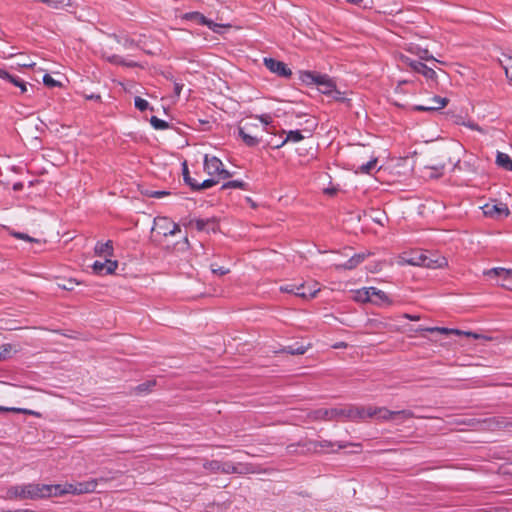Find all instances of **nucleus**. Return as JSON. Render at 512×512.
I'll list each match as a JSON object with an SVG mask.
<instances>
[{
	"label": "nucleus",
	"mask_w": 512,
	"mask_h": 512,
	"mask_svg": "<svg viewBox=\"0 0 512 512\" xmlns=\"http://www.w3.org/2000/svg\"><path fill=\"white\" fill-rule=\"evenodd\" d=\"M42 484L29 483L15 485L7 489V498L10 500H38L43 499Z\"/></svg>",
	"instance_id": "obj_1"
},
{
	"label": "nucleus",
	"mask_w": 512,
	"mask_h": 512,
	"mask_svg": "<svg viewBox=\"0 0 512 512\" xmlns=\"http://www.w3.org/2000/svg\"><path fill=\"white\" fill-rule=\"evenodd\" d=\"M203 467L206 470H209L213 473H223V474H247L253 472L252 468L248 464H234L233 462L226 461L222 462L219 460H211L206 461L203 464Z\"/></svg>",
	"instance_id": "obj_2"
},
{
	"label": "nucleus",
	"mask_w": 512,
	"mask_h": 512,
	"mask_svg": "<svg viewBox=\"0 0 512 512\" xmlns=\"http://www.w3.org/2000/svg\"><path fill=\"white\" fill-rule=\"evenodd\" d=\"M307 418L310 421H339L346 420V405L334 408H320L313 411H310L307 414Z\"/></svg>",
	"instance_id": "obj_3"
},
{
	"label": "nucleus",
	"mask_w": 512,
	"mask_h": 512,
	"mask_svg": "<svg viewBox=\"0 0 512 512\" xmlns=\"http://www.w3.org/2000/svg\"><path fill=\"white\" fill-rule=\"evenodd\" d=\"M204 170L211 176V178L218 181L219 179H228L232 176L229 171L224 169L222 161L215 156L209 157L208 155H205Z\"/></svg>",
	"instance_id": "obj_4"
},
{
	"label": "nucleus",
	"mask_w": 512,
	"mask_h": 512,
	"mask_svg": "<svg viewBox=\"0 0 512 512\" xmlns=\"http://www.w3.org/2000/svg\"><path fill=\"white\" fill-rule=\"evenodd\" d=\"M414 417L411 410L391 411L386 407L374 406L373 418L380 421H390L400 419L401 422Z\"/></svg>",
	"instance_id": "obj_5"
},
{
	"label": "nucleus",
	"mask_w": 512,
	"mask_h": 512,
	"mask_svg": "<svg viewBox=\"0 0 512 512\" xmlns=\"http://www.w3.org/2000/svg\"><path fill=\"white\" fill-rule=\"evenodd\" d=\"M484 275L494 279L496 283L508 290H512V270L502 267H495L484 271Z\"/></svg>",
	"instance_id": "obj_6"
},
{
	"label": "nucleus",
	"mask_w": 512,
	"mask_h": 512,
	"mask_svg": "<svg viewBox=\"0 0 512 512\" xmlns=\"http://www.w3.org/2000/svg\"><path fill=\"white\" fill-rule=\"evenodd\" d=\"M374 406H357V405H346V420L349 421H365L369 418H373Z\"/></svg>",
	"instance_id": "obj_7"
},
{
	"label": "nucleus",
	"mask_w": 512,
	"mask_h": 512,
	"mask_svg": "<svg viewBox=\"0 0 512 512\" xmlns=\"http://www.w3.org/2000/svg\"><path fill=\"white\" fill-rule=\"evenodd\" d=\"M152 231H156L162 236L175 235L180 231V226L170 220L168 217H156L154 219V225Z\"/></svg>",
	"instance_id": "obj_8"
},
{
	"label": "nucleus",
	"mask_w": 512,
	"mask_h": 512,
	"mask_svg": "<svg viewBox=\"0 0 512 512\" xmlns=\"http://www.w3.org/2000/svg\"><path fill=\"white\" fill-rule=\"evenodd\" d=\"M483 213L487 217H491L494 219H502L506 218L510 214V210L508 206L501 202L491 201L489 203H486L482 207Z\"/></svg>",
	"instance_id": "obj_9"
},
{
	"label": "nucleus",
	"mask_w": 512,
	"mask_h": 512,
	"mask_svg": "<svg viewBox=\"0 0 512 512\" xmlns=\"http://www.w3.org/2000/svg\"><path fill=\"white\" fill-rule=\"evenodd\" d=\"M183 179L184 182L190 186V188L194 191H199L202 189H208L218 183V180H215L214 178H209L204 180L203 182L199 183L195 179H193L189 173L188 166L186 162L183 163Z\"/></svg>",
	"instance_id": "obj_10"
},
{
	"label": "nucleus",
	"mask_w": 512,
	"mask_h": 512,
	"mask_svg": "<svg viewBox=\"0 0 512 512\" xmlns=\"http://www.w3.org/2000/svg\"><path fill=\"white\" fill-rule=\"evenodd\" d=\"M183 19L195 21L201 25H206L215 33H221L222 28L230 27V25H222V24L215 23V22L207 19L202 13L196 12V11L185 13L183 15Z\"/></svg>",
	"instance_id": "obj_11"
},
{
	"label": "nucleus",
	"mask_w": 512,
	"mask_h": 512,
	"mask_svg": "<svg viewBox=\"0 0 512 512\" xmlns=\"http://www.w3.org/2000/svg\"><path fill=\"white\" fill-rule=\"evenodd\" d=\"M264 65L269 71L280 77L290 78L292 75L291 69L282 61L273 58H264Z\"/></svg>",
	"instance_id": "obj_12"
},
{
	"label": "nucleus",
	"mask_w": 512,
	"mask_h": 512,
	"mask_svg": "<svg viewBox=\"0 0 512 512\" xmlns=\"http://www.w3.org/2000/svg\"><path fill=\"white\" fill-rule=\"evenodd\" d=\"M41 489H42L43 499L49 498L52 496H62L64 494H68V493L75 491V490H72V484H68L64 488L59 484H55V485L42 484Z\"/></svg>",
	"instance_id": "obj_13"
},
{
	"label": "nucleus",
	"mask_w": 512,
	"mask_h": 512,
	"mask_svg": "<svg viewBox=\"0 0 512 512\" xmlns=\"http://www.w3.org/2000/svg\"><path fill=\"white\" fill-rule=\"evenodd\" d=\"M449 100L440 96H434L430 99L428 105H415L413 110L420 112H434L444 108L448 104Z\"/></svg>",
	"instance_id": "obj_14"
},
{
	"label": "nucleus",
	"mask_w": 512,
	"mask_h": 512,
	"mask_svg": "<svg viewBox=\"0 0 512 512\" xmlns=\"http://www.w3.org/2000/svg\"><path fill=\"white\" fill-rule=\"evenodd\" d=\"M448 265V261L444 256L435 255L430 252H425V261L422 267L429 269L443 268Z\"/></svg>",
	"instance_id": "obj_15"
},
{
	"label": "nucleus",
	"mask_w": 512,
	"mask_h": 512,
	"mask_svg": "<svg viewBox=\"0 0 512 512\" xmlns=\"http://www.w3.org/2000/svg\"><path fill=\"white\" fill-rule=\"evenodd\" d=\"M118 267L117 261L106 259L105 261H95L92 268L95 273L100 275L112 274Z\"/></svg>",
	"instance_id": "obj_16"
},
{
	"label": "nucleus",
	"mask_w": 512,
	"mask_h": 512,
	"mask_svg": "<svg viewBox=\"0 0 512 512\" xmlns=\"http://www.w3.org/2000/svg\"><path fill=\"white\" fill-rule=\"evenodd\" d=\"M416 331H426V332H438L441 334H455V335H466V336H472L474 338H479V335L472 333V332H464L458 329H451V328H445V327H419Z\"/></svg>",
	"instance_id": "obj_17"
},
{
	"label": "nucleus",
	"mask_w": 512,
	"mask_h": 512,
	"mask_svg": "<svg viewBox=\"0 0 512 512\" xmlns=\"http://www.w3.org/2000/svg\"><path fill=\"white\" fill-rule=\"evenodd\" d=\"M370 255V252L357 253L350 257V259L345 263L336 265V269L352 270L360 265Z\"/></svg>",
	"instance_id": "obj_18"
},
{
	"label": "nucleus",
	"mask_w": 512,
	"mask_h": 512,
	"mask_svg": "<svg viewBox=\"0 0 512 512\" xmlns=\"http://www.w3.org/2000/svg\"><path fill=\"white\" fill-rule=\"evenodd\" d=\"M329 76L322 75V74H316L310 71H302L300 72V79L302 82L310 85L315 84L318 86V88L322 85L325 80H327Z\"/></svg>",
	"instance_id": "obj_19"
},
{
	"label": "nucleus",
	"mask_w": 512,
	"mask_h": 512,
	"mask_svg": "<svg viewBox=\"0 0 512 512\" xmlns=\"http://www.w3.org/2000/svg\"><path fill=\"white\" fill-rule=\"evenodd\" d=\"M246 126L238 127V134L242 141L249 147L257 146L260 143V139L253 135Z\"/></svg>",
	"instance_id": "obj_20"
},
{
	"label": "nucleus",
	"mask_w": 512,
	"mask_h": 512,
	"mask_svg": "<svg viewBox=\"0 0 512 512\" xmlns=\"http://www.w3.org/2000/svg\"><path fill=\"white\" fill-rule=\"evenodd\" d=\"M296 296L303 299H311L316 296V294L320 291V288L317 287V284L314 283L312 287L307 288L304 283L297 285L296 288Z\"/></svg>",
	"instance_id": "obj_21"
},
{
	"label": "nucleus",
	"mask_w": 512,
	"mask_h": 512,
	"mask_svg": "<svg viewBox=\"0 0 512 512\" xmlns=\"http://www.w3.org/2000/svg\"><path fill=\"white\" fill-rule=\"evenodd\" d=\"M303 139H304V136L302 135V133L299 130H291V131L287 132L285 139H283L280 143L272 144V148L279 149L282 146H284L287 142L297 143Z\"/></svg>",
	"instance_id": "obj_22"
},
{
	"label": "nucleus",
	"mask_w": 512,
	"mask_h": 512,
	"mask_svg": "<svg viewBox=\"0 0 512 512\" xmlns=\"http://www.w3.org/2000/svg\"><path fill=\"white\" fill-rule=\"evenodd\" d=\"M95 254L98 256H112L113 255V243L108 240L105 243L98 242L95 246Z\"/></svg>",
	"instance_id": "obj_23"
},
{
	"label": "nucleus",
	"mask_w": 512,
	"mask_h": 512,
	"mask_svg": "<svg viewBox=\"0 0 512 512\" xmlns=\"http://www.w3.org/2000/svg\"><path fill=\"white\" fill-rule=\"evenodd\" d=\"M496 164L507 171H512V159L506 153L499 151L497 152Z\"/></svg>",
	"instance_id": "obj_24"
},
{
	"label": "nucleus",
	"mask_w": 512,
	"mask_h": 512,
	"mask_svg": "<svg viewBox=\"0 0 512 512\" xmlns=\"http://www.w3.org/2000/svg\"><path fill=\"white\" fill-rule=\"evenodd\" d=\"M416 72L422 74L427 80L436 81L437 74L434 69L428 67L426 64L421 63L416 67Z\"/></svg>",
	"instance_id": "obj_25"
},
{
	"label": "nucleus",
	"mask_w": 512,
	"mask_h": 512,
	"mask_svg": "<svg viewBox=\"0 0 512 512\" xmlns=\"http://www.w3.org/2000/svg\"><path fill=\"white\" fill-rule=\"evenodd\" d=\"M95 482H87V483H79L78 485L72 484V490H75L74 492H71L72 494H81V493H88L92 492L96 488Z\"/></svg>",
	"instance_id": "obj_26"
},
{
	"label": "nucleus",
	"mask_w": 512,
	"mask_h": 512,
	"mask_svg": "<svg viewBox=\"0 0 512 512\" xmlns=\"http://www.w3.org/2000/svg\"><path fill=\"white\" fill-rule=\"evenodd\" d=\"M194 225L198 231H209L214 230V221L212 219H197L194 221Z\"/></svg>",
	"instance_id": "obj_27"
},
{
	"label": "nucleus",
	"mask_w": 512,
	"mask_h": 512,
	"mask_svg": "<svg viewBox=\"0 0 512 512\" xmlns=\"http://www.w3.org/2000/svg\"><path fill=\"white\" fill-rule=\"evenodd\" d=\"M407 264L413 266H422L423 261H425V252H415L412 253L409 258L404 259Z\"/></svg>",
	"instance_id": "obj_28"
},
{
	"label": "nucleus",
	"mask_w": 512,
	"mask_h": 512,
	"mask_svg": "<svg viewBox=\"0 0 512 512\" xmlns=\"http://www.w3.org/2000/svg\"><path fill=\"white\" fill-rule=\"evenodd\" d=\"M107 60H108V62H110L112 64L123 65L126 67H137L138 66V64L135 61H127V60L123 59L122 57H120L119 55H115V54L108 56Z\"/></svg>",
	"instance_id": "obj_29"
},
{
	"label": "nucleus",
	"mask_w": 512,
	"mask_h": 512,
	"mask_svg": "<svg viewBox=\"0 0 512 512\" xmlns=\"http://www.w3.org/2000/svg\"><path fill=\"white\" fill-rule=\"evenodd\" d=\"M368 291H369V297H370L371 302H373V301L374 302H377V301L383 302L388 299L387 295L383 291H381L375 287H368Z\"/></svg>",
	"instance_id": "obj_30"
},
{
	"label": "nucleus",
	"mask_w": 512,
	"mask_h": 512,
	"mask_svg": "<svg viewBox=\"0 0 512 512\" xmlns=\"http://www.w3.org/2000/svg\"><path fill=\"white\" fill-rule=\"evenodd\" d=\"M335 90L336 85L330 77H328L327 80H325V82H323L322 85L319 87V91L326 95L332 94L333 92H335Z\"/></svg>",
	"instance_id": "obj_31"
},
{
	"label": "nucleus",
	"mask_w": 512,
	"mask_h": 512,
	"mask_svg": "<svg viewBox=\"0 0 512 512\" xmlns=\"http://www.w3.org/2000/svg\"><path fill=\"white\" fill-rule=\"evenodd\" d=\"M308 347L304 345H298L297 347L293 345L286 346L282 349V352L291 354V355H302L307 351Z\"/></svg>",
	"instance_id": "obj_32"
},
{
	"label": "nucleus",
	"mask_w": 512,
	"mask_h": 512,
	"mask_svg": "<svg viewBox=\"0 0 512 512\" xmlns=\"http://www.w3.org/2000/svg\"><path fill=\"white\" fill-rule=\"evenodd\" d=\"M247 184L241 180H232L224 183L221 187L222 190L225 189H242L246 190Z\"/></svg>",
	"instance_id": "obj_33"
},
{
	"label": "nucleus",
	"mask_w": 512,
	"mask_h": 512,
	"mask_svg": "<svg viewBox=\"0 0 512 512\" xmlns=\"http://www.w3.org/2000/svg\"><path fill=\"white\" fill-rule=\"evenodd\" d=\"M54 9H62L70 5V0H40Z\"/></svg>",
	"instance_id": "obj_34"
},
{
	"label": "nucleus",
	"mask_w": 512,
	"mask_h": 512,
	"mask_svg": "<svg viewBox=\"0 0 512 512\" xmlns=\"http://www.w3.org/2000/svg\"><path fill=\"white\" fill-rule=\"evenodd\" d=\"M150 123H151L152 127L156 130H164L169 127V124L166 121L159 119L156 116L151 117Z\"/></svg>",
	"instance_id": "obj_35"
},
{
	"label": "nucleus",
	"mask_w": 512,
	"mask_h": 512,
	"mask_svg": "<svg viewBox=\"0 0 512 512\" xmlns=\"http://www.w3.org/2000/svg\"><path fill=\"white\" fill-rule=\"evenodd\" d=\"M376 164H377V159L374 158V159L368 161L367 163L360 165L358 168V171L361 173L369 174L373 169H375Z\"/></svg>",
	"instance_id": "obj_36"
},
{
	"label": "nucleus",
	"mask_w": 512,
	"mask_h": 512,
	"mask_svg": "<svg viewBox=\"0 0 512 512\" xmlns=\"http://www.w3.org/2000/svg\"><path fill=\"white\" fill-rule=\"evenodd\" d=\"M355 300L360 302H371L368 288L357 290L355 293Z\"/></svg>",
	"instance_id": "obj_37"
},
{
	"label": "nucleus",
	"mask_w": 512,
	"mask_h": 512,
	"mask_svg": "<svg viewBox=\"0 0 512 512\" xmlns=\"http://www.w3.org/2000/svg\"><path fill=\"white\" fill-rule=\"evenodd\" d=\"M332 443L327 441V440H323V441H313V442H310V447L309 449H313L314 451H318L319 448H329V447H332Z\"/></svg>",
	"instance_id": "obj_38"
},
{
	"label": "nucleus",
	"mask_w": 512,
	"mask_h": 512,
	"mask_svg": "<svg viewBox=\"0 0 512 512\" xmlns=\"http://www.w3.org/2000/svg\"><path fill=\"white\" fill-rule=\"evenodd\" d=\"M78 284L74 279H68L64 283H59L58 286L63 290L72 291Z\"/></svg>",
	"instance_id": "obj_39"
},
{
	"label": "nucleus",
	"mask_w": 512,
	"mask_h": 512,
	"mask_svg": "<svg viewBox=\"0 0 512 512\" xmlns=\"http://www.w3.org/2000/svg\"><path fill=\"white\" fill-rule=\"evenodd\" d=\"M155 385V381H147L145 383L139 384L135 391L137 393H144L150 391V388Z\"/></svg>",
	"instance_id": "obj_40"
},
{
	"label": "nucleus",
	"mask_w": 512,
	"mask_h": 512,
	"mask_svg": "<svg viewBox=\"0 0 512 512\" xmlns=\"http://www.w3.org/2000/svg\"><path fill=\"white\" fill-rule=\"evenodd\" d=\"M8 81L13 83L15 86H18L21 89L22 93L27 91L25 82L20 80L18 77L11 75Z\"/></svg>",
	"instance_id": "obj_41"
},
{
	"label": "nucleus",
	"mask_w": 512,
	"mask_h": 512,
	"mask_svg": "<svg viewBox=\"0 0 512 512\" xmlns=\"http://www.w3.org/2000/svg\"><path fill=\"white\" fill-rule=\"evenodd\" d=\"M135 107L140 111H145L149 107L148 101L141 97H136L134 101Z\"/></svg>",
	"instance_id": "obj_42"
},
{
	"label": "nucleus",
	"mask_w": 512,
	"mask_h": 512,
	"mask_svg": "<svg viewBox=\"0 0 512 512\" xmlns=\"http://www.w3.org/2000/svg\"><path fill=\"white\" fill-rule=\"evenodd\" d=\"M43 83L48 87H56L59 86L60 83L56 81L52 76L49 74H45L43 77Z\"/></svg>",
	"instance_id": "obj_43"
},
{
	"label": "nucleus",
	"mask_w": 512,
	"mask_h": 512,
	"mask_svg": "<svg viewBox=\"0 0 512 512\" xmlns=\"http://www.w3.org/2000/svg\"><path fill=\"white\" fill-rule=\"evenodd\" d=\"M211 270L214 274H218V275H225V274L229 273V271H230L228 268H225L223 266L216 267V265H214V264L211 265Z\"/></svg>",
	"instance_id": "obj_44"
},
{
	"label": "nucleus",
	"mask_w": 512,
	"mask_h": 512,
	"mask_svg": "<svg viewBox=\"0 0 512 512\" xmlns=\"http://www.w3.org/2000/svg\"><path fill=\"white\" fill-rule=\"evenodd\" d=\"M296 288H297V284H287L285 286H281L280 290L282 292L292 293V294L296 295V291H297Z\"/></svg>",
	"instance_id": "obj_45"
},
{
	"label": "nucleus",
	"mask_w": 512,
	"mask_h": 512,
	"mask_svg": "<svg viewBox=\"0 0 512 512\" xmlns=\"http://www.w3.org/2000/svg\"><path fill=\"white\" fill-rule=\"evenodd\" d=\"M12 235L17 239L31 241V242L36 241L35 239H33L32 237H30L28 234H25V233L14 232V233H12Z\"/></svg>",
	"instance_id": "obj_46"
},
{
	"label": "nucleus",
	"mask_w": 512,
	"mask_h": 512,
	"mask_svg": "<svg viewBox=\"0 0 512 512\" xmlns=\"http://www.w3.org/2000/svg\"><path fill=\"white\" fill-rule=\"evenodd\" d=\"M166 195H170V192L169 191H165V190H157V191H152L149 196L150 197H153V198H162Z\"/></svg>",
	"instance_id": "obj_47"
},
{
	"label": "nucleus",
	"mask_w": 512,
	"mask_h": 512,
	"mask_svg": "<svg viewBox=\"0 0 512 512\" xmlns=\"http://www.w3.org/2000/svg\"><path fill=\"white\" fill-rule=\"evenodd\" d=\"M418 56L422 60L433 59V57L429 55V51L427 49H418Z\"/></svg>",
	"instance_id": "obj_48"
},
{
	"label": "nucleus",
	"mask_w": 512,
	"mask_h": 512,
	"mask_svg": "<svg viewBox=\"0 0 512 512\" xmlns=\"http://www.w3.org/2000/svg\"><path fill=\"white\" fill-rule=\"evenodd\" d=\"M336 101L344 102L346 98L343 96V93L338 91L337 89L332 94H329Z\"/></svg>",
	"instance_id": "obj_49"
},
{
	"label": "nucleus",
	"mask_w": 512,
	"mask_h": 512,
	"mask_svg": "<svg viewBox=\"0 0 512 512\" xmlns=\"http://www.w3.org/2000/svg\"><path fill=\"white\" fill-rule=\"evenodd\" d=\"M3 411H14V412H23V413H26V414H32L31 411L26 410V409L6 408V407H3V406H0V412H3Z\"/></svg>",
	"instance_id": "obj_50"
},
{
	"label": "nucleus",
	"mask_w": 512,
	"mask_h": 512,
	"mask_svg": "<svg viewBox=\"0 0 512 512\" xmlns=\"http://www.w3.org/2000/svg\"><path fill=\"white\" fill-rule=\"evenodd\" d=\"M399 60L402 64L407 65V66H410V64L413 62V59H411L410 57H408L404 54H400Z\"/></svg>",
	"instance_id": "obj_51"
},
{
	"label": "nucleus",
	"mask_w": 512,
	"mask_h": 512,
	"mask_svg": "<svg viewBox=\"0 0 512 512\" xmlns=\"http://www.w3.org/2000/svg\"><path fill=\"white\" fill-rule=\"evenodd\" d=\"M258 119H259L262 123H264V124H266V125L270 124V123H271V121H272V117H271L270 115H268V114L260 115V116H258Z\"/></svg>",
	"instance_id": "obj_52"
},
{
	"label": "nucleus",
	"mask_w": 512,
	"mask_h": 512,
	"mask_svg": "<svg viewBox=\"0 0 512 512\" xmlns=\"http://www.w3.org/2000/svg\"><path fill=\"white\" fill-rule=\"evenodd\" d=\"M9 352L10 346L4 347L3 349L0 348V361L5 360Z\"/></svg>",
	"instance_id": "obj_53"
},
{
	"label": "nucleus",
	"mask_w": 512,
	"mask_h": 512,
	"mask_svg": "<svg viewBox=\"0 0 512 512\" xmlns=\"http://www.w3.org/2000/svg\"><path fill=\"white\" fill-rule=\"evenodd\" d=\"M182 89H183V84L177 83V82L174 83V93L176 96L180 95Z\"/></svg>",
	"instance_id": "obj_54"
},
{
	"label": "nucleus",
	"mask_w": 512,
	"mask_h": 512,
	"mask_svg": "<svg viewBox=\"0 0 512 512\" xmlns=\"http://www.w3.org/2000/svg\"><path fill=\"white\" fill-rule=\"evenodd\" d=\"M403 317L408 319V320H410V321H418V320H420V316L419 315H411V314L405 313L403 315Z\"/></svg>",
	"instance_id": "obj_55"
},
{
	"label": "nucleus",
	"mask_w": 512,
	"mask_h": 512,
	"mask_svg": "<svg viewBox=\"0 0 512 512\" xmlns=\"http://www.w3.org/2000/svg\"><path fill=\"white\" fill-rule=\"evenodd\" d=\"M506 76L512 80V64L504 66Z\"/></svg>",
	"instance_id": "obj_56"
},
{
	"label": "nucleus",
	"mask_w": 512,
	"mask_h": 512,
	"mask_svg": "<svg viewBox=\"0 0 512 512\" xmlns=\"http://www.w3.org/2000/svg\"><path fill=\"white\" fill-rule=\"evenodd\" d=\"M10 76H11V74H9L8 72H6L3 69H0V78L9 80Z\"/></svg>",
	"instance_id": "obj_57"
},
{
	"label": "nucleus",
	"mask_w": 512,
	"mask_h": 512,
	"mask_svg": "<svg viewBox=\"0 0 512 512\" xmlns=\"http://www.w3.org/2000/svg\"><path fill=\"white\" fill-rule=\"evenodd\" d=\"M422 62L420 61H417V60H413V62L410 64V68L416 72V67H418V65H421Z\"/></svg>",
	"instance_id": "obj_58"
},
{
	"label": "nucleus",
	"mask_w": 512,
	"mask_h": 512,
	"mask_svg": "<svg viewBox=\"0 0 512 512\" xmlns=\"http://www.w3.org/2000/svg\"><path fill=\"white\" fill-rule=\"evenodd\" d=\"M346 347H347V343H345V342H338L333 345V348H335V349L346 348Z\"/></svg>",
	"instance_id": "obj_59"
},
{
	"label": "nucleus",
	"mask_w": 512,
	"mask_h": 512,
	"mask_svg": "<svg viewBox=\"0 0 512 512\" xmlns=\"http://www.w3.org/2000/svg\"><path fill=\"white\" fill-rule=\"evenodd\" d=\"M347 2L354 4V5H360L364 0H346Z\"/></svg>",
	"instance_id": "obj_60"
},
{
	"label": "nucleus",
	"mask_w": 512,
	"mask_h": 512,
	"mask_svg": "<svg viewBox=\"0 0 512 512\" xmlns=\"http://www.w3.org/2000/svg\"><path fill=\"white\" fill-rule=\"evenodd\" d=\"M418 49H421L420 47H411L409 48V51L412 52L413 54H416L418 55Z\"/></svg>",
	"instance_id": "obj_61"
},
{
	"label": "nucleus",
	"mask_w": 512,
	"mask_h": 512,
	"mask_svg": "<svg viewBox=\"0 0 512 512\" xmlns=\"http://www.w3.org/2000/svg\"><path fill=\"white\" fill-rule=\"evenodd\" d=\"M4 512H32V510H30V509H22V510H16V511L7 510V511H4Z\"/></svg>",
	"instance_id": "obj_62"
},
{
	"label": "nucleus",
	"mask_w": 512,
	"mask_h": 512,
	"mask_svg": "<svg viewBox=\"0 0 512 512\" xmlns=\"http://www.w3.org/2000/svg\"><path fill=\"white\" fill-rule=\"evenodd\" d=\"M21 187H22V184L17 183V184L14 185L13 189L14 190H19Z\"/></svg>",
	"instance_id": "obj_63"
},
{
	"label": "nucleus",
	"mask_w": 512,
	"mask_h": 512,
	"mask_svg": "<svg viewBox=\"0 0 512 512\" xmlns=\"http://www.w3.org/2000/svg\"><path fill=\"white\" fill-rule=\"evenodd\" d=\"M281 141L279 140H276V141H271L269 144L272 146V144H275V143H280Z\"/></svg>",
	"instance_id": "obj_64"
}]
</instances>
